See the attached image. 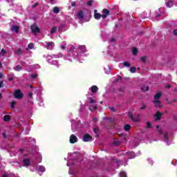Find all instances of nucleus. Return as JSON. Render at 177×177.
I'll return each mask as SVG.
<instances>
[{
    "mask_svg": "<svg viewBox=\"0 0 177 177\" xmlns=\"http://www.w3.org/2000/svg\"><path fill=\"white\" fill-rule=\"evenodd\" d=\"M14 96L15 99H21L23 97V93L20 90H17L14 93Z\"/></svg>",
    "mask_w": 177,
    "mask_h": 177,
    "instance_id": "1",
    "label": "nucleus"
},
{
    "mask_svg": "<svg viewBox=\"0 0 177 177\" xmlns=\"http://www.w3.org/2000/svg\"><path fill=\"white\" fill-rule=\"evenodd\" d=\"M164 113L160 112V111H158L154 115V120L155 121H158V120H160L161 119V117H162V115Z\"/></svg>",
    "mask_w": 177,
    "mask_h": 177,
    "instance_id": "2",
    "label": "nucleus"
},
{
    "mask_svg": "<svg viewBox=\"0 0 177 177\" xmlns=\"http://www.w3.org/2000/svg\"><path fill=\"white\" fill-rule=\"evenodd\" d=\"M31 30L35 34H38V32H39L40 31L39 28H38V26H37L36 25H32L31 26Z\"/></svg>",
    "mask_w": 177,
    "mask_h": 177,
    "instance_id": "3",
    "label": "nucleus"
},
{
    "mask_svg": "<svg viewBox=\"0 0 177 177\" xmlns=\"http://www.w3.org/2000/svg\"><path fill=\"white\" fill-rule=\"evenodd\" d=\"M84 142H91L92 140V136L88 134H86L83 137Z\"/></svg>",
    "mask_w": 177,
    "mask_h": 177,
    "instance_id": "4",
    "label": "nucleus"
},
{
    "mask_svg": "<svg viewBox=\"0 0 177 177\" xmlns=\"http://www.w3.org/2000/svg\"><path fill=\"white\" fill-rule=\"evenodd\" d=\"M78 138L75 135H71L70 137V142L71 143H77Z\"/></svg>",
    "mask_w": 177,
    "mask_h": 177,
    "instance_id": "5",
    "label": "nucleus"
},
{
    "mask_svg": "<svg viewBox=\"0 0 177 177\" xmlns=\"http://www.w3.org/2000/svg\"><path fill=\"white\" fill-rule=\"evenodd\" d=\"M55 46V43L50 41L47 44L46 48L47 49H48L49 50H52V49H53V47Z\"/></svg>",
    "mask_w": 177,
    "mask_h": 177,
    "instance_id": "6",
    "label": "nucleus"
},
{
    "mask_svg": "<svg viewBox=\"0 0 177 177\" xmlns=\"http://www.w3.org/2000/svg\"><path fill=\"white\" fill-rule=\"evenodd\" d=\"M153 103L155 104V107H159V108L162 107V104L161 103V101H160V100H154Z\"/></svg>",
    "mask_w": 177,
    "mask_h": 177,
    "instance_id": "7",
    "label": "nucleus"
},
{
    "mask_svg": "<svg viewBox=\"0 0 177 177\" xmlns=\"http://www.w3.org/2000/svg\"><path fill=\"white\" fill-rule=\"evenodd\" d=\"M129 117L135 122H138V121H139V118H133V115L132 114L131 112H129L128 113Z\"/></svg>",
    "mask_w": 177,
    "mask_h": 177,
    "instance_id": "8",
    "label": "nucleus"
},
{
    "mask_svg": "<svg viewBox=\"0 0 177 177\" xmlns=\"http://www.w3.org/2000/svg\"><path fill=\"white\" fill-rule=\"evenodd\" d=\"M19 26H13L11 27V30H12L14 32H16L17 34V32H19Z\"/></svg>",
    "mask_w": 177,
    "mask_h": 177,
    "instance_id": "9",
    "label": "nucleus"
},
{
    "mask_svg": "<svg viewBox=\"0 0 177 177\" xmlns=\"http://www.w3.org/2000/svg\"><path fill=\"white\" fill-rule=\"evenodd\" d=\"M161 92H158L156 95L154 96L155 100H158L161 97Z\"/></svg>",
    "mask_w": 177,
    "mask_h": 177,
    "instance_id": "10",
    "label": "nucleus"
},
{
    "mask_svg": "<svg viewBox=\"0 0 177 177\" xmlns=\"http://www.w3.org/2000/svg\"><path fill=\"white\" fill-rule=\"evenodd\" d=\"M166 6L167 8H172V6H174V3H172L171 1H169V2L166 3Z\"/></svg>",
    "mask_w": 177,
    "mask_h": 177,
    "instance_id": "11",
    "label": "nucleus"
},
{
    "mask_svg": "<svg viewBox=\"0 0 177 177\" xmlns=\"http://www.w3.org/2000/svg\"><path fill=\"white\" fill-rule=\"evenodd\" d=\"M79 19H82L84 17V12L82 11H80L77 14Z\"/></svg>",
    "mask_w": 177,
    "mask_h": 177,
    "instance_id": "12",
    "label": "nucleus"
},
{
    "mask_svg": "<svg viewBox=\"0 0 177 177\" xmlns=\"http://www.w3.org/2000/svg\"><path fill=\"white\" fill-rule=\"evenodd\" d=\"M3 118L6 122L10 121V116L9 115H6Z\"/></svg>",
    "mask_w": 177,
    "mask_h": 177,
    "instance_id": "13",
    "label": "nucleus"
},
{
    "mask_svg": "<svg viewBox=\"0 0 177 177\" xmlns=\"http://www.w3.org/2000/svg\"><path fill=\"white\" fill-rule=\"evenodd\" d=\"M24 165H26V166L30 165V160L24 159Z\"/></svg>",
    "mask_w": 177,
    "mask_h": 177,
    "instance_id": "14",
    "label": "nucleus"
},
{
    "mask_svg": "<svg viewBox=\"0 0 177 177\" xmlns=\"http://www.w3.org/2000/svg\"><path fill=\"white\" fill-rule=\"evenodd\" d=\"M97 86H93L91 87V92H97Z\"/></svg>",
    "mask_w": 177,
    "mask_h": 177,
    "instance_id": "15",
    "label": "nucleus"
},
{
    "mask_svg": "<svg viewBox=\"0 0 177 177\" xmlns=\"http://www.w3.org/2000/svg\"><path fill=\"white\" fill-rule=\"evenodd\" d=\"M100 17H102V15H100L99 13L95 14V19H96L97 20H99V19H100Z\"/></svg>",
    "mask_w": 177,
    "mask_h": 177,
    "instance_id": "16",
    "label": "nucleus"
},
{
    "mask_svg": "<svg viewBox=\"0 0 177 177\" xmlns=\"http://www.w3.org/2000/svg\"><path fill=\"white\" fill-rule=\"evenodd\" d=\"M89 109H90L91 111L96 110L97 109V106H96V105H91L89 107Z\"/></svg>",
    "mask_w": 177,
    "mask_h": 177,
    "instance_id": "17",
    "label": "nucleus"
},
{
    "mask_svg": "<svg viewBox=\"0 0 177 177\" xmlns=\"http://www.w3.org/2000/svg\"><path fill=\"white\" fill-rule=\"evenodd\" d=\"M133 55H138V48H133L132 49Z\"/></svg>",
    "mask_w": 177,
    "mask_h": 177,
    "instance_id": "18",
    "label": "nucleus"
},
{
    "mask_svg": "<svg viewBox=\"0 0 177 177\" xmlns=\"http://www.w3.org/2000/svg\"><path fill=\"white\" fill-rule=\"evenodd\" d=\"M14 70H15V71H20V70H21V66L18 65L14 68Z\"/></svg>",
    "mask_w": 177,
    "mask_h": 177,
    "instance_id": "19",
    "label": "nucleus"
},
{
    "mask_svg": "<svg viewBox=\"0 0 177 177\" xmlns=\"http://www.w3.org/2000/svg\"><path fill=\"white\" fill-rule=\"evenodd\" d=\"M124 131H129V129H131V125L127 124L124 126Z\"/></svg>",
    "mask_w": 177,
    "mask_h": 177,
    "instance_id": "20",
    "label": "nucleus"
},
{
    "mask_svg": "<svg viewBox=\"0 0 177 177\" xmlns=\"http://www.w3.org/2000/svg\"><path fill=\"white\" fill-rule=\"evenodd\" d=\"M39 172H45V167L44 166H40L39 167Z\"/></svg>",
    "mask_w": 177,
    "mask_h": 177,
    "instance_id": "21",
    "label": "nucleus"
},
{
    "mask_svg": "<svg viewBox=\"0 0 177 177\" xmlns=\"http://www.w3.org/2000/svg\"><path fill=\"white\" fill-rule=\"evenodd\" d=\"M59 12H60V10H59V8L55 7V8H53V12H54V13H59Z\"/></svg>",
    "mask_w": 177,
    "mask_h": 177,
    "instance_id": "22",
    "label": "nucleus"
},
{
    "mask_svg": "<svg viewBox=\"0 0 177 177\" xmlns=\"http://www.w3.org/2000/svg\"><path fill=\"white\" fill-rule=\"evenodd\" d=\"M123 66H124V67H130L131 64L128 62H125L123 63Z\"/></svg>",
    "mask_w": 177,
    "mask_h": 177,
    "instance_id": "23",
    "label": "nucleus"
},
{
    "mask_svg": "<svg viewBox=\"0 0 177 177\" xmlns=\"http://www.w3.org/2000/svg\"><path fill=\"white\" fill-rule=\"evenodd\" d=\"M142 91H143L144 92H145L146 91H149V86H144L141 88Z\"/></svg>",
    "mask_w": 177,
    "mask_h": 177,
    "instance_id": "24",
    "label": "nucleus"
},
{
    "mask_svg": "<svg viewBox=\"0 0 177 177\" xmlns=\"http://www.w3.org/2000/svg\"><path fill=\"white\" fill-rule=\"evenodd\" d=\"M103 13H104V15H106L107 16V15H109L110 11H109V10H107V9H104Z\"/></svg>",
    "mask_w": 177,
    "mask_h": 177,
    "instance_id": "25",
    "label": "nucleus"
},
{
    "mask_svg": "<svg viewBox=\"0 0 177 177\" xmlns=\"http://www.w3.org/2000/svg\"><path fill=\"white\" fill-rule=\"evenodd\" d=\"M57 31V28L53 27L51 30V34H55Z\"/></svg>",
    "mask_w": 177,
    "mask_h": 177,
    "instance_id": "26",
    "label": "nucleus"
},
{
    "mask_svg": "<svg viewBox=\"0 0 177 177\" xmlns=\"http://www.w3.org/2000/svg\"><path fill=\"white\" fill-rule=\"evenodd\" d=\"M147 128L148 129H150V128H151V123H150V122H147Z\"/></svg>",
    "mask_w": 177,
    "mask_h": 177,
    "instance_id": "27",
    "label": "nucleus"
},
{
    "mask_svg": "<svg viewBox=\"0 0 177 177\" xmlns=\"http://www.w3.org/2000/svg\"><path fill=\"white\" fill-rule=\"evenodd\" d=\"M120 177H127V173H125V171H121Z\"/></svg>",
    "mask_w": 177,
    "mask_h": 177,
    "instance_id": "28",
    "label": "nucleus"
},
{
    "mask_svg": "<svg viewBox=\"0 0 177 177\" xmlns=\"http://www.w3.org/2000/svg\"><path fill=\"white\" fill-rule=\"evenodd\" d=\"M61 49L64 50L66 49V42H62V45H61Z\"/></svg>",
    "mask_w": 177,
    "mask_h": 177,
    "instance_id": "29",
    "label": "nucleus"
},
{
    "mask_svg": "<svg viewBox=\"0 0 177 177\" xmlns=\"http://www.w3.org/2000/svg\"><path fill=\"white\" fill-rule=\"evenodd\" d=\"M136 71V68L131 67L130 68V73H135Z\"/></svg>",
    "mask_w": 177,
    "mask_h": 177,
    "instance_id": "30",
    "label": "nucleus"
},
{
    "mask_svg": "<svg viewBox=\"0 0 177 177\" xmlns=\"http://www.w3.org/2000/svg\"><path fill=\"white\" fill-rule=\"evenodd\" d=\"M29 49H34V44L32 43H30L28 44Z\"/></svg>",
    "mask_w": 177,
    "mask_h": 177,
    "instance_id": "31",
    "label": "nucleus"
},
{
    "mask_svg": "<svg viewBox=\"0 0 177 177\" xmlns=\"http://www.w3.org/2000/svg\"><path fill=\"white\" fill-rule=\"evenodd\" d=\"M10 106H11L12 109L15 108V106H16V101H12L11 102V105Z\"/></svg>",
    "mask_w": 177,
    "mask_h": 177,
    "instance_id": "32",
    "label": "nucleus"
},
{
    "mask_svg": "<svg viewBox=\"0 0 177 177\" xmlns=\"http://www.w3.org/2000/svg\"><path fill=\"white\" fill-rule=\"evenodd\" d=\"M89 100H90L91 104H95V103H96V101L93 100V99L92 98H90Z\"/></svg>",
    "mask_w": 177,
    "mask_h": 177,
    "instance_id": "33",
    "label": "nucleus"
},
{
    "mask_svg": "<svg viewBox=\"0 0 177 177\" xmlns=\"http://www.w3.org/2000/svg\"><path fill=\"white\" fill-rule=\"evenodd\" d=\"M92 3H93V0H91L87 2V5L88 6H91V5H92Z\"/></svg>",
    "mask_w": 177,
    "mask_h": 177,
    "instance_id": "34",
    "label": "nucleus"
},
{
    "mask_svg": "<svg viewBox=\"0 0 177 177\" xmlns=\"http://www.w3.org/2000/svg\"><path fill=\"white\" fill-rule=\"evenodd\" d=\"M130 154H131V155H132V156H131V157H130L129 158H135V153H134L131 152V153H130Z\"/></svg>",
    "mask_w": 177,
    "mask_h": 177,
    "instance_id": "35",
    "label": "nucleus"
},
{
    "mask_svg": "<svg viewBox=\"0 0 177 177\" xmlns=\"http://www.w3.org/2000/svg\"><path fill=\"white\" fill-rule=\"evenodd\" d=\"M101 17H102V19H106V17H107V15L106 14L102 15Z\"/></svg>",
    "mask_w": 177,
    "mask_h": 177,
    "instance_id": "36",
    "label": "nucleus"
},
{
    "mask_svg": "<svg viewBox=\"0 0 177 177\" xmlns=\"http://www.w3.org/2000/svg\"><path fill=\"white\" fill-rule=\"evenodd\" d=\"M28 97H29V99H32V93H30L28 94Z\"/></svg>",
    "mask_w": 177,
    "mask_h": 177,
    "instance_id": "37",
    "label": "nucleus"
},
{
    "mask_svg": "<svg viewBox=\"0 0 177 177\" xmlns=\"http://www.w3.org/2000/svg\"><path fill=\"white\" fill-rule=\"evenodd\" d=\"M141 60L142 62H146V57H142Z\"/></svg>",
    "mask_w": 177,
    "mask_h": 177,
    "instance_id": "38",
    "label": "nucleus"
},
{
    "mask_svg": "<svg viewBox=\"0 0 177 177\" xmlns=\"http://www.w3.org/2000/svg\"><path fill=\"white\" fill-rule=\"evenodd\" d=\"M173 32L174 35H177V29L174 30Z\"/></svg>",
    "mask_w": 177,
    "mask_h": 177,
    "instance_id": "39",
    "label": "nucleus"
},
{
    "mask_svg": "<svg viewBox=\"0 0 177 177\" xmlns=\"http://www.w3.org/2000/svg\"><path fill=\"white\" fill-rule=\"evenodd\" d=\"M1 53H2V55H5V53H6V51H5V50L2 49Z\"/></svg>",
    "mask_w": 177,
    "mask_h": 177,
    "instance_id": "40",
    "label": "nucleus"
},
{
    "mask_svg": "<svg viewBox=\"0 0 177 177\" xmlns=\"http://www.w3.org/2000/svg\"><path fill=\"white\" fill-rule=\"evenodd\" d=\"M37 77V74L32 75V77L33 78H36Z\"/></svg>",
    "mask_w": 177,
    "mask_h": 177,
    "instance_id": "41",
    "label": "nucleus"
},
{
    "mask_svg": "<svg viewBox=\"0 0 177 177\" xmlns=\"http://www.w3.org/2000/svg\"><path fill=\"white\" fill-rule=\"evenodd\" d=\"M3 85V82H0V88H2Z\"/></svg>",
    "mask_w": 177,
    "mask_h": 177,
    "instance_id": "42",
    "label": "nucleus"
},
{
    "mask_svg": "<svg viewBox=\"0 0 177 177\" xmlns=\"http://www.w3.org/2000/svg\"><path fill=\"white\" fill-rule=\"evenodd\" d=\"M71 6H75V1L71 3Z\"/></svg>",
    "mask_w": 177,
    "mask_h": 177,
    "instance_id": "43",
    "label": "nucleus"
},
{
    "mask_svg": "<svg viewBox=\"0 0 177 177\" xmlns=\"http://www.w3.org/2000/svg\"><path fill=\"white\" fill-rule=\"evenodd\" d=\"M3 77V73H0V80Z\"/></svg>",
    "mask_w": 177,
    "mask_h": 177,
    "instance_id": "44",
    "label": "nucleus"
},
{
    "mask_svg": "<svg viewBox=\"0 0 177 177\" xmlns=\"http://www.w3.org/2000/svg\"><path fill=\"white\" fill-rule=\"evenodd\" d=\"M144 109H146V106H145V105L141 107V110H144Z\"/></svg>",
    "mask_w": 177,
    "mask_h": 177,
    "instance_id": "45",
    "label": "nucleus"
},
{
    "mask_svg": "<svg viewBox=\"0 0 177 177\" xmlns=\"http://www.w3.org/2000/svg\"><path fill=\"white\" fill-rule=\"evenodd\" d=\"M166 88H171V85H169V84L167 85Z\"/></svg>",
    "mask_w": 177,
    "mask_h": 177,
    "instance_id": "46",
    "label": "nucleus"
},
{
    "mask_svg": "<svg viewBox=\"0 0 177 177\" xmlns=\"http://www.w3.org/2000/svg\"><path fill=\"white\" fill-rule=\"evenodd\" d=\"M111 110L112 111H115V109H114V108H111Z\"/></svg>",
    "mask_w": 177,
    "mask_h": 177,
    "instance_id": "47",
    "label": "nucleus"
},
{
    "mask_svg": "<svg viewBox=\"0 0 177 177\" xmlns=\"http://www.w3.org/2000/svg\"><path fill=\"white\" fill-rule=\"evenodd\" d=\"M1 67H2V64L1 63H0V68H1Z\"/></svg>",
    "mask_w": 177,
    "mask_h": 177,
    "instance_id": "48",
    "label": "nucleus"
},
{
    "mask_svg": "<svg viewBox=\"0 0 177 177\" xmlns=\"http://www.w3.org/2000/svg\"><path fill=\"white\" fill-rule=\"evenodd\" d=\"M67 165H68V167H69L70 166V163H67Z\"/></svg>",
    "mask_w": 177,
    "mask_h": 177,
    "instance_id": "49",
    "label": "nucleus"
},
{
    "mask_svg": "<svg viewBox=\"0 0 177 177\" xmlns=\"http://www.w3.org/2000/svg\"><path fill=\"white\" fill-rule=\"evenodd\" d=\"M3 177H7V176L6 175H3Z\"/></svg>",
    "mask_w": 177,
    "mask_h": 177,
    "instance_id": "50",
    "label": "nucleus"
},
{
    "mask_svg": "<svg viewBox=\"0 0 177 177\" xmlns=\"http://www.w3.org/2000/svg\"><path fill=\"white\" fill-rule=\"evenodd\" d=\"M96 12H97V10H95V13H96Z\"/></svg>",
    "mask_w": 177,
    "mask_h": 177,
    "instance_id": "51",
    "label": "nucleus"
},
{
    "mask_svg": "<svg viewBox=\"0 0 177 177\" xmlns=\"http://www.w3.org/2000/svg\"><path fill=\"white\" fill-rule=\"evenodd\" d=\"M158 127H159L158 126H156V128H158Z\"/></svg>",
    "mask_w": 177,
    "mask_h": 177,
    "instance_id": "52",
    "label": "nucleus"
},
{
    "mask_svg": "<svg viewBox=\"0 0 177 177\" xmlns=\"http://www.w3.org/2000/svg\"><path fill=\"white\" fill-rule=\"evenodd\" d=\"M4 138H5V133H3Z\"/></svg>",
    "mask_w": 177,
    "mask_h": 177,
    "instance_id": "53",
    "label": "nucleus"
},
{
    "mask_svg": "<svg viewBox=\"0 0 177 177\" xmlns=\"http://www.w3.org/2000/svg\"><path fill=\"white\" fill-rule=\"evenodd\" d=\"M0 97H1V94H0Z\"/></svg>",
    "mask_w": 177,
    "mask_h": 177,
    "instance_id": "54",
    "label": "nucleus"
}]
</instances>
